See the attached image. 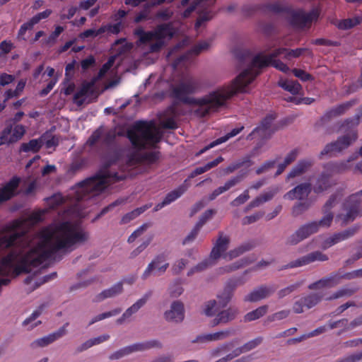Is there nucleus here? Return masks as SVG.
I'll use <instances>...</instances> for the list:
<instances>
[{
    "label": "nucleus",
    "instance_id": "obj_45",
    "mask_svg": "<svg viewBox=\"0 0 362 362\" xmlns=\"http://www.w3.org/2000/svg\"><path fill=\"white\" fill-rule=\"evenodd\" d=\"M26 81L25 80L21 79L18 81L16 88L14 90L8 89L4 93V103H6L9 99L13 98H17L20 95V94L23 92Z\"/></svg>",
    "mask_w": 362,
    "mask_h": 362
},
{
    "label": "nucleus",
    "instance_id": "obj_22",
    "mask_svg": "<svg viewBox=\"0 0 362 362\" xmlns=\"http://www.w3.org/2000/svg\"><path fill=\"white\" fill-rule=\"evenodd\" d=\"M68 326L69 322H66L62 327H60L56 332L35 340L33 342L31 343V347H44L52 344V342L55 341L56 340H57L58 339L61 338L62 337L66 334V327Z\"/></svg>",
    "mask_w": 362,
    "mask_h": 362
},
{
    "label": "nucleus",
    "instance_id": "obj_27",
    "mask_svg": "<svg viewBox=\"0 0 362 362\" xmlns=\"http://www.w3.org/2000/svg\"><path fill=\"white\" fill-rule=\"evenodd\" d=\"M233 329H226L220 332H217L212 334H206L199 335L196 337L195 339L192 340V343H204L206 341H218L223 340L233 334Z\"/></svg>",
    "mask_w": 362,
    "mask_h": 362
},
{
    "label": "nucleus",
    "instance_id": "obj_10",
    "mask_svg": "<svg viewBox=\"0 0 362 362\" xmlns=\"http://www.w3.org/2000/svg\"><path fill=\"white\" fill-rule=\"evenodd\" d=\"M248 280L247 273H243L241 275L228 280L221 295L218 296L219 302L222 303L223 307H225L230 300L233 291Z\"/></svg>",
    "mask_w": 362,
    "mask_h": 362
},
{
    "label": "nucleus",
    "instance_id": "obj_36",
    "mask_svg": "<svg viewBox=\"0 0 362 362\" xmlns=\"http://www.w3.org/2000/svg\"><path fill=\"white\" fill-rule=\"evenodd\" d=\"M45 143L44 136L37 139H31L28 143H23L20 147V151L36 153L40 151Z\"/></svg>",
    "mask_w": 362,
    "mask_h": 362
},
{
    "label": "nucleus",
    "instance_id": "obj_32",
    "mask_svg": "<svg viewBox=\"0 0 362 362\" xmlns=\"http://www.w3.org/2000/svg\"><path fill=\"white\" fill-rule=\"evenodd\" d=\"M357 156H351L347 160L339 162H331L327 164L328 169L333 173H341L351 169L350 163L357 158Z\"/></svg>",
    "mask_w": 362,
    "mask_h": 362
},
{
    "label": "nucleus",
    "instance_id": "obj_59",
    "mask_svg": "<svg viewBox=\"0 0 362 362\" xmlns=\"http://www.w3.org/2000/svg\"><path fill=\"white\" fill-rule=\"evenodd\" d=\"M290 314L289 310H283L279 312H276L267 318V322H272L276 320H281L283 319L286 318Z\"/></svg>",
    "mask_w": 362,
    "mask_h": 362
},
{
    "label": "nucleus",
    "instance_id": "obj_40",
    "mask_svg": "<svg viewBox=\"0 0 362 362\" xmlns=\"http://www.w3.org/2000/svg\"><path fill=\"white\" fill-rule=\"evenodd\" d=\"M153 33V40L159 39L165 42V39L170 40L172 38L173 33L170 27L168 25H160Z\"/></svg>",
    "mask_w": 362,
    "mask_h": 362
},
{
    "label": "nucleus",
    "instance_id": "obj_44",
    "mask_svg": "<svg viewBox=\"0 0 362 362\" xmlns=\"http://www.w3.org/2000/svg\"><path fill=\"white\" fill-rule=\"evenodd\" d=\"M149 206L148 205H144L143 206L135 209L134 210L124 215L120 221L121 224H127L130 222L132 220H134L140 214L144 213L146 209H148Z\"/></svg>",
    "mask_w": 362,
    "mask_h": 362
},
{
    "label": "nucleus",
    "instance_id": "obj_47",
    "mask_svg": "<svg viewBox=\"0 0 362 362\" xmlns=\"http://www.w3.org/2000/svg\"><path fill=\"white\" fill-rule=\"evenodd\" d=\"M362 22V16H355L352 18H347L339 22L337 27L341 30L350 29Z\"/></svg>",
    "mask_w": 362,
    "mask_h": 362
},
{
    "label": "nucleus",
    "instance_id": "obj_2",
    "mask_svg": "<svg viewBox=\"0 0 362 362\" xmlns=\"http://www.w3.org/2000/svg\"><path fill=\"white\" fill-rule=\"evenodd\" d=\"M89 233L77 228L70 222H63L55 226L52 232H46L35 242L36 246L23 254L30 246L29 236L24 232H13L0 237V250L12 247V250L1 260L0 272H31L33 269L47 268L52 262L59 261L72 251L76 245L86 243Z\"/></svg>",
    "mask_w": 362,
    "mask_h": 362
},
{
    "label": "nucleus",
    "instance_id": "obj_12",
    "mask_svg": "<svg viewBox=\"0 0 362 362\" xmlns=\"http://www.w3.org/2000/svg\"><path fill=\"white\" fill-rule=\"evenodd\" d=\"M323 298L324 295L321 293H310L302 297L294 303L293 310L295 313H302L305 309L308 310L315 307Z\"/></svg>",
    "mask_w": 362,
    "mask_h": 362
},
{
    "label": "nucleus",
    "instance_id": "obj_35",
    "mask_svg": "<svg viewBox=\"0 0 362 362\" xmlns=\"http://www.w3.org/2000/svg\"><path fill=\"white\" fill-rule=\"evenodd\" d=\"M259 148H260V146L255 148L252 151L251 156H246L243 160L229 165L227 168H226L223 170L224 175H229L230 173H233L236 170L239 169L240 168L243 167L245 165H247L248 166L251 165L252 161L250 160V157L255 156L256 151Z\"/></svg>",
    "mask_w": 362,
    "mask_h": 362
},
{
    "label": "nucleus",
    "instance_id": "obj_50",
    "mask_svg": "<svg viewBox=\"0 0 362 362\" xmlns=\"http://www.w3.org/2000/svg\"><path fill=\"white\" fill-rule=\"evenodd\" d=\"M49 306V302H45V303L40 304L37 307V308L35 310H34L33 312V313L23 321V325L27 326L29 324H30L33 321L35 320L38 317H40L41 315V314L45 310V309Z\"/></svg>",
    "mask_w": 362,
    "mask_h": 362
},
{
    "label": "nucleus",
    "instance_id": "obj_20",
    "mask_svg": "<svg viewBox=\"0 0 362 362\" xmlns=\"http://www.w3.org/2000/svg\"><path fill=\"white\" fill-rule=\"evenodd\" d=\"M210 45L208 42L203 41L197 45H196L194 47H193L191 49L187 51L184 54L181 55L180 57H178L173 63V66L175 69H177L179 66L181 64H183L184 66H186L188 63L190 62L191 58L192 56L198 55L200 52L202 51L208 49Z\"/></svg>",
    "mask_w": 362,
    "mask_h": 362
},
{
    "label": "nucleus",
    "instance_id": "obj_63",
    "mask_svg": "<svg viewBox=\"0 0 362 362\" xmlns=\"http://www.w3.org/2000/svg\"><path fill=\"white\" fill-rule=\"evenodd\" d=\"M115 57H110L107 62L105 63L103 66L99 70L98 76L95 78H102L107 71L108 70L113 66L115 62Z\"/></svg>",
    "mask_w": 362,
    "mask_h": 362
},
{
    "label": "nucleus",
    "instance_id": "obj_5",
    "mask_svg": "<svg viewBox=\"0 0 362 362\" xmlns=\"http://www.w3.org/2000/svg\"><path fill=\"white\" fill-rule=\"evenodd\" d=\"M356 139V132L351 129L346 134L339 136L336 141L326 144L320 151L319 158L323 159L325 156H327L329 158L337 156L353 144Z\"/></svg>",
    "mask_w": 362,
    "mask_h": 362
},
{
    "label": "nucleus",
    "instance_id": "obj_37",
    "mask_svg": "<svg viewBox=\"0 0 362 362\" xmlns=\"http://www.w3.org/2000/svg\"><path fill=\"white\" fill-rule=\"evenodd\" d=\"M168 267L169 264L167 262L165 257L163 255H160L156 257L148 264L146 272L165 271Z\"/></svg>",
    "mask_w": 362,
    "mask_h": 362
},
{
    "label": "nucleus",
    "instance_id": "obj_24",
    "mask_svg": "<svg viewBox=\"0 0 362 362\" xmlns=\"http://www.w3.org/2000/svg\"><path fill=\"white\" fill-rule=\"evenodd\" d=\"M31 274L29 275L25 278L24 280V284L28 286L26 288V292L27 293H30L36 288H37L39 286H40L42 284L48 282L50 280H52L57 277V274L55 272L50 273L49 275H46L43 277V279L38 280L37 279V274L38 273H30Z\"/></svg>",
    "mask_w": 362,
    "mask_h": 362
},
{
    "label": "nucleus",
    "instance_id": "obj_13",
    "mask_svg": "<svg viewBox=\"0 0 362 362\" xmlns=\"http://www.w3.org/2000/svg\"><path fill=\"white\" fill-rule=\"evenodd\" d=\"M318 15V11L315 9L309 13H305L303 10L292 11L290 13L289 21L293 26L302 28L308 23L317 19Z\"/></svg>",
    "mask_w": 362,
    "mask_h": 362
},
{
    "label": "nucleus",
    "instance_id": "obj_43",
    "mask_svg": "<svg viewBox=\"0 0 362 362\" xmlns=\"http://www.w3.org/2000/svg\"><path fill=\"white\" fill-rule=\"evenodd\" d=\"M267 305H262L257 309L247 313L244 317V320L245 322H251L259 319L267 313Z\"/></svg>",
    "mask_w": 362,
    "mask_h": 362
},
{
    "label": "nucleus",
    "instance_id": "obj_46",
    "mask_svg": "<svg viewBox=\"0 0 362 362\" xmlns=\"http://www.w3.org/2000/svg\"><path fill=\"white\" fill-rule=\"evenodd\" d=\"M311 202L309 200L300 201L296 203L292 207V215L298 216L308 211L311 206Z\"/></svg>",
    "mask_w": 362,
    "mask_h": 362
},
{
    "label": "nucleus",
    "instance_id": "obj_49",
    "mask_svg": "<svg viewBox=\"0 0 362 362\" xmlns=\"http://www.w3.org/2000/svg\"><path fill=\"white\" fill-rule=\"evenodd\" d=\"M187 186L184 185L180 186L177 189L167 194L163 202L166 205L170 204L171 202L179 198L187 190Z\"/></svg>",
    "mask_w": 362,
    "mask_h": 362
},
{
    "label": "nucleus",
    "instance_id": "obj_55",
    "mask_svg": "<svg viewBox=\"0 0 362 362\" xmlns=\"http://www.w3.org/2000/svg\"><path fill=\"white\" fill-rule=\"evenodd\" d=\"M217 262L218 260L216 259H214V257H211V255L210 254L207 258H206L197 265L196 269L198 271L208 269L211 267L215 265L217 263Z\"/></svg>",
    "mask_w": 362,
    "mask_h": 362
},
{
    "label": "nucleus",
    "instance_id": "obj_51",
    "mask_svg": "<svg viewBox=\"0 0 362 362\" xmlns=\"http://www.w3.org/2000/svg\"><path fill=\"white\" fill-rule=\"evenodd\" d=\"M246 175L247 172H240L236 176H234L228 181H226L224 185L222 186L223 189H224V192L229 190L230 188L239 184L240 182L243 180Z\"/></svg>",
    "mask_w": 362,
    "mask_h": 362
},
{
    "label": "nucleus",
    "instance_id": "obj_17",
    "mask_svg": "<svg viewBox=\"0 0 362 362\" xmlns=\"http://www.w3.org/2000/svg\"><path fill=\"white\" fill-rule=\"evenodd\" d=\"M312 191L310 182H303L296 185L294 188L284 195L285 199L304 201L308 200V197Z\"/></svg>",
    "mask_w": 362,
    "mask_h": 362
},
{
    "label": "nucleus",
    "instance_id": "obj_4",
    "mask_svg": "<svg viewBox=\"0 0 362 362\" xmlns=\"http://www.w3.org/2000/svg\"><path fill=\"white\" fill-rule=\"evenodd\" d=\"M127 135L132 145L139 149L156 147L162 137V134L153 122L142 121L136 122L132 129L128 131Z\"/></svg>",
    "mask_w": 362,
    "mask_h": 362
},
{
    "label": "nucleus",
    "instance_id": "obj_7",
    "mask_svg": "<svg viewBox=\"0 0 362 362\" xmlns=\"http://www.w3.org/2000/svg\"><path fill=\"white\" fill-rule=\"evenodd\" d=\"M345 214L338 216L344 225L353 221L356 216H362V192L359 191L349 197L344 203Z\"/></svg>",
    "mask_w": 362,
    "mask_h": 362
},
{
    "label": "nucleus",
    "instance_id": "obj_18",
    "mask_svg": "<svg viewBox=\"0 0 362 362\" xmlns=\"http://www.w3.org/2000/svg\"><path fill=\"white\" fill-rule=\"evenodd\" d=\"M275 117L273 115H267L261 122L259 126L256 127L248 136L247 139L251 140L255 134H258L262 139H269L274 131L271 129V126Z\"/></svg>",
    "mask_w": 362,
    "mask_h": 362
},
{
    "label": "nucleus",
    "instance_id": "obj_33",
    "mask_svg": "<svg viewBox=\"0 0 362 362\" xmlns=\"http://www.w3.org/2000/svg\"><path fill=\"white\" fill-rule=\"evenodd\" d=\"M339 278L337 276L326 277L310 284L308 288L310 290H318L331 288L339 284Z\"/></svg>",
    "mask_w": 362,
    "mask_h": 362
},
{
    "label": "nucleus",
    "instance_id": "obj_9",
    "mask_svg": "<svg viewBox=\"0 0 362 362\" xmlns=\"http://www.w3.org/2000/svg\"><path fill=\"white\" fill-rule=\"evenodd\" d=\"M153 347H160V343L157 340H151L145 342L134 344L112 353L110 356V359L117 360L133 352L142 351Z\"/></svg>",
    "mask_w": 362,
    "mask_h": 362
},
{
    "label": "nucleus",
    "instance_id": "obj_34",
    "mask_svg": "<svg viewBox=\"0 0 362 362\" xmlns=\"http://www.w3.org/2000/svg\"><path fill=\"white\" fill-rule=\"evenodd\" d=\"M308 51L307 48H297L296 49H290L287 48H279L272 52L273 57H279L281 54H284L286 59L290 60L292 58H297L301 56L304 52Z\"/></svg>",
    "mask_w": 362,
    "mask_h": 362
},
{
    "label": "nucleus",
    "instance_id": "obj_54",
    "mask_svg": "<svg viewBox=\"0 0 362 362\" xmlns=\"http://www.w3.org/2000/svg\"><path fill=\"white\" fill-rule=\"evenodd\" d=\"M217 262L218 260L216 259H214V257H211V255L210 254L207 258H206L197 265L196 269L198 271L208 269L211 267L215 265L217 263Z\"/></svg>",
    "mask_w": 362,
    "mask_h": 362
},
{
    "label": "nucleus",
    "instance_id": "obj_1",
    "mask_svg": "<svg viewBox=\"0 0 362 362\" xmlns=\"http://www.w3.org/2000/svg\"><path fill=\"white\" fill-rule=\"evenodd\" d=\"M237 57L240 66L247 67L230 84L220 87L201 98L189 97V94L194 93L199 88L198 81L190 74H183L173 83L169 89L170 96L175 101L164 112L162 127L168 129L177 128L175 119L180 115L177 107L178 102L197 105L195 114L204 117L224 106L226 101L237 93H247L250 84L260 73L259 69L272 65L284 73L289 71L286 64L276 59L277 57L272 56V52L269 55L260 53L253 57L249 51H243Z\"/></svg>",
    "mask_w": 362,
    "mask_h": 362
},
{
    "label": "nucleus",
    "instance_id": "obj_28",
    "mask_svg": "<svg viewBox=\"0 0 362 362\" xmlns=\"http://www.w3.org/2000/svg\"><path fill=\"white\" fill-rule=\"evenodd\" d=\"M279 192V187H271L267 192H265L255 199H254L250 204V208L258 207L262 204L272 200L274 197Z\"/></svg>",
    "mask_w": 362,
    "mask_h": 362
},
{
    "label": "nucleus",
    "instance_id": "obj_38",
    "mask_svg": "<svg viewBox=\"0 0 362 362\" xmlns=\"http://www.w3.org/2000/svg\"><path fill=\"white\" fill-rule=\"evenodd\" d=\"M351 106V103H346L333 107L325 113L322 119L323 121H328L333 117L340 116L343 115Z\"/></svg>",
    "mask_w": 362,
    "mask_h": 362
},
{
    "label": "nucleus",
    "instance_id": "obj_57",
    "mask_svg": "<svg viewBox=\"0 0 362 362\" xmlns=\"http://www.w3.org/2000/svg\"><path fill=\"white\" fill-rule=\"evenodd\" d=\"M216 214V211L214 209H208L206 211H204L201 216L199 217V219L198 222L196 223L195 226H197L199 228H202V227L210 219L212 218L213 216Z\"/></svg>",
    "mask_w": 362,
    "mask_h": 362
},
{
    "label": "nucleus",
    "instance_id": "obj_42",
    "mask_svg": "<svg viewBox=\"0 0 362 362\" xmlns=\"http://www.w3.org/2000/svg\"><path fill=\"white\" fill-rule=\"evenodd\" d=\"M262 341L263 337H257L255 339H252L247 341V343L244 344L242 346L235 349L234 351L237 354V356H238L243 353H245L254 349L259 344H261Z\"/></svg>",
    "mask_w": 362,
    "mask_h": 362
},
{
    "label": "nucleus",
    "instance_id": "obj_48",
    "mask_svg": "<svg viewBox=\"0 0 362 362\" xmlns=\"http://www.w3.org/2000/svg\"><path fill=\"white\" fill-rule=\"evenodd\" d=\"M279 85L284 90L292 94H298L302 88L297 81H285L279 83Z\"/></svg>",
    "mask_w": 362,
    "mask_h": 362
},
{
    "label": "nucleus",
    "instance_id": "obj_21",
    "mask_svg": "<svg viewBox=\"0 0 362 362\" xmlns=\"http://www.w3.org/2000/svg\"><path fill=\"white\" fill-rule=\"evenodd\" d=\"M277 287L274 285L261 286L245 296V302H257L273 294Z\"/></svg>",
    "mask_w": 362,
    "mask_h": 362
},
{
    "label": "nucleus",
    "instance_id": "obj_6",
    "mask_svg": "<svg viewBox=\"0 0 362 362\" xmlns=\"http://www.w3.org/2000/svg\"><path fill=\"white\" fill-rule=\"evenodd\" d=\"M204 313L209 317L216 314V317L211 322V327H215L219 324H226L233 320L238 314V310L235 308H229L220 311L216 301L213 300L206 303Z\"/></svg>",
    "mask_w": 362,
    "mask_h": 362
},
{
    "label": "nucleus",
    "instance_id": "obj_31",
    "mask_svg": "<svg viewBox=\"0 0 362 362\" xmlns=\"http://www.w3.org/2000/svg\"><path fill=\"white\" fill-rule=\"evenodd\" d=\"M244 129L243 126H241L240 127L235 128L232 129L229 133L226 134L225 136L220 137L217 139L216 140L212 141L209 145L201 149L198 153H197L196 156H199L206 152V151L209 150L210 148L221 144L223 142H226L228 141L230 138H232L235 136H236L238 134H239L243 129Z\"/></svg>",
    "mask_w": 362,
    "mask_h": 362
},
{
    "label": "nucleus",
    "instance_id": "obj_29",
    "mask_svg": "<svg viewBox=\"0 0 362 362\" xmlns=\"http://www.w3.org/2000/svg\"><path fill=\"white\" fill-rule=\"evenodd\" d=\"M313 161L310 159L299 160L288 174V178H293L303 175L308 171V170L313 166Z\"/></svg>",
    "mask_w": 362,
    "mask_h": 362
},
{
    "label": "nucleus",
    "instance_id": "obj_8",
    "mask_svg": "<svg viewBox=\"0 0 362 362\" xmlns=\"http://www.w3.org/2000/svg\"><path fill=\"white\" fill-rule=\"evenodd\" d=\"M25 128L22 124H17L13 128L11 123H7L0 133V146L11 145L18 141L25 134Z\"/></svg>",
    "mask_w": 362,
    "mask_h": 362
},
{
    "label": "nucleus",
    "instance_id": "obj_53",
    "mask_svg": "<svg viewBox=\"0 0 362 362\" xmlns=\"http://www.w3.org/2000/svg\"><path fill=\"white\" fill-rule=\"evenodd\" d=\"M122 311V309L121 308H115L111 311H108V312H105V313H101V314H99L98 315H96L95 317H94L90 321V322L88 323V325H92L93 324L98 322V321H100L102 320H104L105 318H108V317H110L112 316H115L118 314H119Z\"/></svg>",
    "mask_w": 362,
    "mask_h": 362
},
{
    "label": "nucleus",
    "instance_id": "obj_14",
    "mask_svg": "<svg viewBox=\"0 0 362 362\" xmlns=\"http://www.w3.org/2000/svg\"><path fill=\"white\" fill-rule=\"evenodd\" d=\"M136 277L134 276H132L129 278L124 279L122 281L117 282L112 287L103 291L101 293H98L95 296L93 301L95 303L101 302L107 298H113L119 294H120L123 291V284H132L135 282Z\"/></svg>",
    "mask_w": 362,
    "mask_h": 362
},
{
    "label": "nucleus",
    "instance_id": "obj_25",
    "mask_svg": "<svg viewBox=\"0 0 362 362\" xmlns=\"http://www.w3.org/2000/svg\"><path fill=\"white\" fill-rule=\"evenodd\" d=\"M166 320L181 322L185 317L184 305L180 301H174L170 309L165 313Z\"/></svg>",
    "mask_w": 362,
    "mask_h": 362
},
{
    "label": "nucleus",
    "instance_id": "obj_15",
    "mask_svg": "<svg viewBox=\"0 0 362 362\" xmlns=\"http://www.w3.org/2000/svg\"><path fill=\"white\" fill-rule=\"evenodd\" d=\"M328 257L326 255L323 254L320 251H315L303 256L296 260L291 262L289 264L282 266L279 269L285 270L288 269H292L297 267H300L313 262L315 261H326Z\"/></svg>",
    "mask_w": 362,
    "mask_h": 362
},
{
    "label": "nucleus",
    "instance_id": "obj_58",
    "mask_svg": "<svg viewBox=\"0 0 362 362\" xmlns=\"http://www.w3.org/2000/svg\"><path fill=\"white\" fill-rule=\"evenodd\" d=\"M235 342L236 341H232L220 345L219 346L216 347V349L211 351V355L213 356H217L221 353L230 351L234 346Z\"/></svg>",
    "mask_w": 362,
    "mask_h": 362
},
{
    "label": "nucleus",
    "instance_id": "obj_19",
    "mask_svg": "<svg viewBox=\"0 0 362 362\" xmlns=\"http://www.w3.org/2000/svg\"><path fill=\"white\" fill-rule=\"evenodd\" d=\"M358 226H354L348 229H346L339 233H336L333 234L329 238H327L322 245V247L324 249L330 247L331 246L345 240H347L354 235H355L358 231L359 230Z\"/></svg>",
    "mask_w": 362,
    "mask_h": 362
},
{
    "label": "nucleus",
    "instance_id": "obj_16",
    "mask_svg": "<svg viewBox=\"0 0 362 362\" xmlns=\"http://www.w3.org/2000/svg\"><path fill=\"white\" fill-rule=\"evenodd\" d=\"M230 243V238L223 231L218 233V238L213 243V247L210 254L211 257L218 260L226 254Z\"/></svg>",
    "mask_w": 362,
    "mask_h": 362
},
{
    "label": "nucleus",
    "instance_id": "obj_62",
    "mask_svg": "<svg viewBox=\"0 0 362 362\" xmlns=\"http://www.w3.org/2000/svg\"><path fill=\"white\" fill-rule=\"evenodd\" d=\"M292 72L296 77L300 78L303 81H308L314 80V77L311 74L305 72V71H303L302 69H293L292 70Z\"/></svg>",
    "mask_w": 362,
    "mask_h": 362
},
{
    "label": "nucleus",
    "instance_id": "obj_60",
    "mask_svg": "<svg viewBox=\"0 0 362 362\" xmlns=\"http://www.w3.org/2000/svg\"><path fill=\"white\" fill-rule=\"evenodd\" d=\"M135 34L139 37L142 43H146L153 40V33L145 32L142 28H138L135 30Z\"/></svg>",
    "mask_w": 362,
    "mask_h": 362
},
{
    "label": "nucleus",
    "instance_id": "obj_41",
    "mask_svg": "<svg viewBox=\"0 0 362 362\" xmlns=\"http://www.w3.org/2000/svg\"><path fill=\"white\" fill-rule=\"evenodd\" d=\"M151 294V291H148L145 293L141 298L139 299L135 303H134L131 307L126 310V311L124 313V317H128L129 318L134 313H136L141 307L146 304Z\"/></svg>",
    "mask_w": 362,
    "mask_h": 362
},
{
    "label": "nucleus",
    "instance_id": "obj_64",
    "mask_svg": "<svg viewBox=\"0 0 362 362\" xmlns=\"http://www.w3.org/2000/svg\"><path fill=\"white\" fill-rule=\"evenodd\" d=\"M264 215V211H259L253 215L245 216L243 218V225H249L252 223H255L262 218Z\"/></svg>",
    "mask_w": 362,
    "mask_h": 362
},
{
    "label": "nucleus",
    "instance_id": "obj_23",
    "mask_svg": "<svg viewBox=\"0 0 362 362\" xmlns=\"http://www.w3.org/2000/svg\"><path fill=\"white\" fill-rule=\"evenodd\" d=\"M97 78H93L90 81H84L80 89L74 94V102L78 105H82L85 102L86 95H93L95 90L94 88Z\"/></svg>",
    "mask_w": 362,
    "mask_h": 362
},
{
    "label": "nucleus",
    "instance_id": "obj_26",
    "mask_svg": "<svg viewBox=\"0 0 362 362\" xmlns=\"http://www.w3.org/2000/svg\"><path fill=\"white\" fill-rule=\"evenodd\" d=\"M20 178L13 177L2 188H0V203L9 200L16 194Z\"/></svg>",
    "mask_w": 362,
    "mask_h": 362
},
{
    "label": "nucleus",
    "instance_id": "obj_39",
    "mask_svg": "<svg viewBox=\"0 0 362 362\" xmlns=\"http://www.w3.org/2000/svg\"><path fill=\"white\" fill-rule=\"evenodd\" d=\"M254 247V245L251 243H246L240 245L238 247L230 250L223 255L224 259H232L235 258L245 252L251 250Z\"/></svg>",
    "mask_w": 362,
    "mask_h": 362
},
{
    "label": "nucleus",
    "instance_id": "obj_3",
    "mask_svg": "<svg viewBox=\"0 0 362 362\" xmlns=\"http://www.w3.org/2000/svg\"><path fill=\"white\" fill-rule=\"evenodd\" d=\"M117 135V132L114 129L104 131L102 144L107 148H113L114 152L106 160L99 174L78 183L71 189L69 197L75 201L73 208L70 209L71 212L79 213L81 208L85 206L84 202L100 194L110 184L126 179L129 175L126 171L139 163L140 159L138 156L132 155L128 158L126 164L120 166V173L113 172L110 169L112 166L119 163L122 156L121 149L115 147V139Z\"/></svg>",
    "mask_w": 362,
    "mask_h": 362
},
{
    "label": "nucleus",
    "instance_id": "obj_11",
    "mask_svg": "<svg viewBox=\"0 0 362 362\" xmlns=\"http://www.w3.org/2000/svg\"><path fill=\"white\" fill-rule=\"evenodd\" d=\"M317 231L315 222L308 223L300 226L295 233L288 236L286 244L287 245H296Z\"/></svg>",
    "mask_w": 362,
    "mask_h": 362
},
{
    "label": "nucleus",
    "instance_id": "obj_56",
    "mask_svg": "<svg viewBox=\"0 0 362 362\" xmlns=\"http://www.w3.org/2000/svg\"><path fill=\"white\" fill-rule=\"evenodd\" d=\"M334 216L333 214L330 211H325V216L322 218L319 221H315L317 224V228L319 230L320 227L327 228L330 226Z\"/></svg>",
    "mask_w": 362,
    "mask_h": 362
},
{
    "label": "nucleus",
    "instance_id": "obj_61",
    "mask_svg": "<svg viewBox=\"0 0 362 362\" xmlns=\"http://www.w3.org/2000/svg\"><path fill=\"white\" fill-rule=\"evenodd\" d=\"M356 291V289L351 288H342L339 291L335 292L332 296L325 298V300H333L341 298L344 296H350L354 294Z\"/></svg>",
    "mask_w": 362,
    "mask_h": 362
},
{
    "label": "nucleus",
    "instance_id": "obj_30",
    "mask_svg": "<svg viewBox=\"0 0 362 362\" xmlns=\"http://www.w3.org/2000/svg\"><path fill=\"white\" fill-rule=\"evenodd\" d=\"M332 186L329 175L322 173L316 179L315 184L312 186V190L315 194H321L327 190Z\"/></svg>",
    "mask_w": 362,
    "mask_h": 362
},
{
    "label": "nucleus",
    "instance_id": "obj_52",
    "mask_svg": "<svg viewBox=\"0 0 362 362\" xmlns=\"http://www.w3.org/2000/svg\"><path fill=\"white\" fill-rule=\"evenodd\" d=\"M104 134V127L100 126L95 129L93 134L90 136L86 141V145L92 147L95 146L100 139H103Z\"/></svg>",
    "mask_w": 362,
    "mask_h": 362
}]
</instances>
